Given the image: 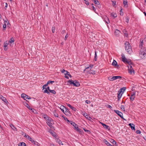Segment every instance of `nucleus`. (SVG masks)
<instances>
[{
    "instance_id": "obj_1",
    "label": "nucleus",
    "mask_w": 146,
    "mask_h": 146,
    "mask_svg": "<svg viewBox=\"0 0 146 146\" xmlns=\"http://www.w3.org/2000/svg\"><path fill=\"white\" fill-rule=\"evenodd\" d=\"M93 65L91 64H90L89 66L86 67L84 71L86 72L88 74H92L93 75L95 74H96V71H93L91 70V69L93 67Z\"/></svg>"
},
{
    "instance_id": "obj_2",
    "label": "nucleus",
    "mask_w": 146,
    "mask_h": 146,
    "mask_svg": "<svg viewBox=\"0 0 146 146\" xmlns=\"http://www.w3.org/2000/svg\"><path fill=\"white\" fill-rule=\"evenodd\" d=\"M125 49L127 51V53L129 54L131 53L132 51L131 47V46L129 42L126 41L125 43Z\"/></svg>"
},
{
    "instance_id": "obj_3",
    "label": "nucleus",
    "mask_w": 146,
    "mask_h": 146,
    "mask_svg": "<svg viewBox=\"0 0 146 146\" xmlns=\"http://www.w3.org/2000/svg\"><path fill=\"white\" fill-rule=\"evenodd\" d=\"M67 82L69 83L70 85L73 84V85L75 86L78 87L80 86L79 82L76 80L73 81L72 80H70L68 81Z\"/></svg>"
},
{
    "instance_id": "obj_4",
    "label": "nucleus",
    "mask_w": 146,
    "mask_h": 146,
    "mask_svg": "<svg viewBox=\"0 0 146 146\" xmlns=\"http://www.w3.org/2000/svg\"><path fill=\"white\" fill-rule=\"evenodd\" d=\"M139 56L142 58H146V50L144 49L141 48L140 50Z\"/></svg>"
},
{
    "instance_id": "obj_5",
    "label": "nucleus",
    "mask_w": 146,
    "mask_h": 146,
    "mask_svg": "<svg viewBox=\"0 0 146 146\" xmlns=\"http://www.w3.org/2000/svg\"><path fill=\"white\" fill-rule=\"evenodd\" d=\"M121 56L122 57V61L124 63H126L127 64H131L132 62L131 61L130 59H127L125 57L124 55L123 54H121Z\"/></svg>"
},
{
    "instance_id": "obj_6",
    "label": "nucleus",
    "mask_w": 146,
    "mask_h": 146,
    "mask_svg": "<svg viewBox=\"0 0 146 146\" xmlns=\"http://www.w3.org/2000/svg\"><path fill=\"white\" fill-rule=\"evenodd\" d=\"M122 77L120 76H113L112 77L110 76L108 78V79L110 80L113 81L114 80L117 79H121Z\"/></svg>"
},
{
    "instance_id": "obj_7",
    "label": "nucleus",
    "mask_w": 146,
    "mask_h": 146,
    "mask_svg": "<svg viewBox=\"0 0 146 146\" xmlns=\"http://www.w3.org/2000/svg\"><path fill=\"white\" fill-rule=\"evenodd\" d=\"M132 64V63L131 64H129L128 66L129 72L131 74H132L133 72H134V70H133L132 66L131 65V64Z\"/></svg>"
},
{
    "instance_id": "obj_8",
    "label": "nucleus",
    "mask_w": 146,
    "mask_h": 146,
    "mask_svg": "<svg viewBox=\"0 0 146 146\" xmlns=\"http://www.w3.org/2000/svg\"><path fill=\"white\" fill-rule=\"evenodd\" d=\"M114 112L118 115L121 118L124 119L123 116V114L122 112L118 110H115Z\"/></svg>"
},
{
    "instance_id": "obj_9",
    "label": "nucleus",
    "mask_w": 146,
    "mask_h": 146,
    "mask_svg": "<svg viewBox=\"0 0 146 146\" xmlns=\"http://www.w3.org/2000/svg\"><path fill=\"white\" fill-rule=\"evenodd\" d=\"M0 98L4 102L5 104H8L9 102L7 100V99H6L3 96L1 95H0Z\"/></svg>"
},
{
    "instance_id": "obj_10",
    "label": "nucleus",
    "mask_w": 146,
    "mask_h": 146,
    "mask_svg": "<svg viewBox=\"0 0 146 146\" xmlns=\"http://www.w3.org/2000/svg\"><path fill=\"white\" fill-rule=\"evenodd\" d=\"M21 97L22 98H23L25 100V99H31L30 96L25 94H22L21 95Z\"/></svg>"
},
{
    "instance_id": "obj_11",
    "label": "nucleus",
    "mask_w": 146,
    "mask_h": 146,
    "mask_svg": "<svg viewBox=\"0 0 146 146\" xmlns=\"http://www.w3.org/2000/svg\"><path fill=\"white\" fill-rule=\"evenodd\" d=\"M65 110V111H64V113L66 115H69L70 114V113L68 108L66 107Z\"/></svg>"
},
{
    "instance_id": "obj_12",
    "label": "nucleus",
    "mask_w": 146,
    "mask_h": 146,
    "mask_svg": "<svg viewBox=\"0 0 146 146\" xmlns=\"http://www.w3.org/2000/svg\"><path fill=\"white\" fill-rule=\"evenodd\" d=\"M112 65L113 66H114L115 68H118L119 67V65L117 64V63L116 61L114 60H113V62L112 63Z\"/></svg>"
},
{
    "instance_id": "obj_13",
    "label": "nucleus",
    "mask_w": 146,
    "mask_h": 146,
    "mask_svg": "<svg viewBox=\"0 0 146 146\" xmlns=\"http://www.w3.org/2000/svg\"><path fill=\"white\" fill-rule=\"evenodd\" d=\"M24 136L25 138H26L27 139H29V140L31 142L32 141V140H33V139L32 138H31L28 135H27L26 134H25Z\"/></svg>"
},
{
    "instance_id": "obj_14",
    "label": "nucleus",
    "mask_w": 146,
    "mask_h": 146,
    "mask_svg": "<svg viewBox=\"0 0 146 146\" xmlns=\"http://www.w3.org/2000/svg\"><path fill=\"white\" fill-rule=\"evenodd\" d=\"M101 124L104 128L108 129V130H110V127L109 126L102 123H101Z\"/></svg>"
},
{
    "instance_id": "obj_15",
    "label": "nucleus",
    "mask_w": 146,
    "mask_h": 146,
    "mask_svg": "<svg viewBox=\"0 0 146 146\" xmlns=\"http://www.w3.org/2000/svg\"><path fill=\"white\" fill-rule=\"evenodd\" d=\"M135 98V94L134 93H133L131 94L130 98L131 101H133L134 100Z\"/></svg>"
},
{
    "instance_id": "obj_16",
    "label": "nucleus",
    "mask_w": 146,
    "mask_h": 146,
    "mask_svg": "<svg viewBox=\"0 0 146 146\" xmlns=\"http://www.w3.org/2000/svg\"><path fill=\"white\" fill-rule=\"evenodd\" d=\"M104 141L108 146H114L113 145H111L108 141L105 139L104 140Z\"/></svg>"
},
{
    "instance_id": "obj_17",
    "label": "nucleus",
    "mask_w": 146,
    "mask_h": 146,
    "mask_svg": "<svg viewBox=\"0 0 146 146\" xmlns=\"http://www.w3.org/2000/svg\"><path fill=\"white\" fill-rule=\"evenodd\" d=\"M123 93L121 92L118 91V92L117 93V95H118V100H119V99L121 98L122 95Z\"/></svg>"
},
{
    "instance_id": "obj_18",
    "label": "nucleus",
    "mask_w": 146,
    "mask_h": 146,
    "mask_svg": "<svg viewBox=\"0 0 146 146\" xmlns=\"http://www.w3.org/2000/svg\"><path fill=\"white\" fill-rule=\"evenodd\" d=\"M67 106L70 108L73 111H76V108L72 106L70 104H67Z\"/></svg>"
},
{
    "instance_id": "obj_19",
    "label": "nucleus",
    "mask_w": 146,
    "mask_h": 146,
    "mask_svg": "<svg viewBox=\"0 0 146 146\" xmlns=\"http://www.w3.org/2000/svg\"><path fill=\"white\" fill-rule=\"evenodd\" d=\"M129 125L130 126L132 130H135V125L133 124L130 123L129 124Z\"/></svg>"
},
{
    "instance_id": "obj_20",
    "label": "nucleus",
    "mask_w": 146,
    "mask_h": 146,
    "mask_svg": "<svg viewBox=\"0 0 146 146\" xmlns=\"http://www.w3.org/2000/svg\"><path fill=\"white\" fill-rule=\"evenodd\" d=\"M69 123L72 125L75 128V127H76V126H78L74 122H73L72 121H69Z\"/></svg>"
},
{
    "instance_id": "obj_21",
    "label": "nucleus",
    "mask_w": 146,
    "mask_h": 146,
    "mask_svg": "<svg viewBox=\"0 0 146 146\" xmlns=\"http://www.w3.org/2000/svg\"><path fill=\"white\" fill-rule=\"evenodd\" d=\"M83 115L88 120H90L91 118L90 116H89L88 115H87L86 113H84L83 114Z\"/></svg>"
},
{
    "instance_id": "obj_22",
    "label": "nucleus",
    "mask_w": 146,
    "mask_h": 146,
    "mask_svg": "<svg viewBox=\"0 0 146 146\" xmlns=\"http://www.w3.org/2000/svg\"><path fill=\"white\" fill-rule=\"evenodd\" d=\"M31 143L37 146H39L40 144L38 143L37 142L34 141V140L33 139V140H32V141L31 142Z\"/></svg>"
},
{
    "instance_id": "obj_23",
    "label": "nucleus",
    "mask_w": 146,
    "mask_h": 146,
    "mask_svg": "<svg viewBox=\"0 0 146 146\" xmlns=\"http://www.w3.org/2000/svg\"><path fill=\"white\" fill-rule=\"evenodd\" d=\"M25 106L27 107L29 110H34V109L33 108H31L30 106L29 105V104L27 103H25Z\"/></svg>"
},
{
    "instance_id": "obj_24",
    "label": "nucleus",
    "mask_w": 146,
    "mask_h": 146,
    "mask_svg": "<svg viewBox=\"0 0 146 146\" xmlns=\"http://www.w3.org/2000/svg\"><path fill=\"white\" fill-rule=\"evenodd\" d=\"M111 16L113 17L114 18H115L117 17V15L116 13L113 12L111 13Z\"/></svg>"
},
{
    "instance_id": "obj_25",
    "label": "nucleus",
    "mask_w": 146,
    "mask_h": 146,
    "mask_svg": "<svg viewBox=\"0 0 146 146\" xmlns=\"http://www.w3.org/2000/svg\"><path fill=\"white\" fill-rule=\"evenodd\" d=\"M126 88L125 87H123L121 89H120L119 90V91L123 93L124 92V91L125 90Z\"/></svg>"
},
{
    "instance_id": "obj_26",
    "label": "nucleus",
    "mask_w": 146,
    "mask_h": 146,
    "mask_svg": "<svg viewBox=\"0 0 146 146\" xmlns=\"http://www.w3.org/2000/svg\"><path fill=\"white\" fill-rule=\"evenodd\" d=\"M119 33L120 31L119 30L117 29H116L115 32V35L116 36H117L119 34Z\"/></svg>"
},
{
    "instance_id": "obj_27",
    "label": "nucleus",
    "mask_w": 146,
    "mask_h": 146,
    "mask_svg": "<svg viewBox=\"0 0 146 146\" xmlns=\"http://www.w3.org/2000/svg\"><path fill=\"white\" fill-rule=\"evenodd\" d=\"M3 31H5L6 30V24L5 23V24L3 25Z\"/></svg>"
},
{
    "instance_id": "obj_28",
    "label": "nucleus",
    "mask_w": 146,
    "mask_h": 146,
    "mask_svg": "<svg viewBox=\"0 0 146 146\" xmlns=\"http://www.w3.org/2000/svg\"><path fill=\"white\" fill-rule=\"evenodd\" d=\"M47 124L49 126V127L51 128L53 127L52 125V123L51 122H46Z\"/></svg>"
},
{
    "instance_id": "obj_29",
    "label": "nucleus",
    "mask_w": 146,
    "mask_h": 146,
    "mask_svg": "<svg viewBox=\"0 0 146 146\" xmlns=\"http://www.w3.org/2000/svg\"><path fill=\"white\" fill-rule=\"evenodd\" d=\"M65 107L63 106H61L60 107V109L62 111L63 113H64V108L65 109Z\"/></svg>"
},
{
    "instance_id": "obj_30",
    "label": "nucleus",
    "mask_w": 146,
    "mask_h": 146,
    "mask_svg": "<svg viewBox=\"0 0 146 146\" xmlns=\"http://www.w3.org/2000/svg\"><path fill=\"white\" fill-rule=\"evenodd\" d=\"M75 129H76V130L77 131L79 132V133H81V129L78 128V126H76V127H75Z\"/></svg>"
},
{
    "instance_id": "obj_31",
    "label": "nucleus",
    "mask_w": 146,
    "mask_h": 146,
    "mask_svg": "<svg viewBox=\"0 0 146 146\" xmlns=\"http://www.w3.org/2000/svg\"><path fill=\"white\" fill-rule=\"evenodd\" d=\"M123 32L124 33V36L127 37L128 36V34L127 33H126V30L125 29H124L123 31Z\"/></svg>"
},
{
    "instance_id": "obj_32",
    "label": "nucleus",
    "mask_w": 146,
    "mask_h": 146,
    "mask_svg": "<svg viewBox=\"0 0 146 146\" xmlns=\"http://www.w3.org/2000/svg\"><path fill=\"white\" fill-rule=\"evenodd\" d=\"M26 145L25 143L24 142H22L20 143L18 145V146H25Z\"/></svg>"
},
{
    "instance_id": "obj_33",
    "label": "nucleus",
    "mask_w": 146,
    "mask_h": 146,
    "mask_svg": "<svg viewBox=\"0 0 146 146\" xmlns=\"http://www.w3.org/2000/svg\"><path fill=\"white\" fill-rule=\"evenodd\" d=\"M10 126L11 127L12 129H13L14 130H15V129H16V128L15 127L14 125L12 124H10Z\"/></svg>"
},
{
    "instance_id": "obj_34",
    "label": "nucleus",
    "mask_w": 146,
    "mask_h": 146,
    "mask_svg": "<svg viewBox=\"0 0 146 146\" xmlns=\"http://www.w3.org/2000/svg\"><path fill=\"white\" fill-rule=\"evenodd\" d=\"M46 121L47 122H51L52 121V119L51 118L48 117V118L47 119Z\"/></svg>"
},
{
    "instance_id": "obj_35",
    "label": "nucleus",
    "mask_w": 146,
    "mask_h": 146,
    "mask_svg": "<svg viewBox=\"0 0 146 146\" xmlns=\"http://www.w3.org/2000/svg\"><path fill=\"white\" fill-rule=\"evenodd\" d=\"M65 75H67L69 76L70 78L72 77V76L70 74V73L68 72V71H66V73H64Z\"/></svg>"
},
{
    "instance_id": "obj_36",
    "label": "nucleus",
    "mask_w": 146,
    "mask_h": 146,
    "mask_svg": "<svg viewBox=\"0 0 146 146\" xmlns=\"http://www.w3.org/2000/svg\"><path fill=\"white\" fill-rule=\"evenodd\" d=\"M123 4L124 5V6L127 5V0H123Z\"/></svg>"
},
{
    "instance_id": "obj_37",
    "label": "nucleus",
    "mask_w": 146,
    "mask_h": 146,
    "mask_svg": "<svg viewBox=\"0 0 146 146\" xmlns=\"http://www.w3.org/2000/svg\"><path fill=\"white\" fill-rule=\"evenodd\" d=\"M57 142H58L60 145H63L62 141L60 139H57Z\"/></svg>"
},
{
    "instance_id": "obj_38",
    "label": "nucleus",
    "mask_w": 146,
    "mask_h": 146,
    "mask_svg": "<svg viewBox=\"0 0 146 146\" xmlns=\"http://www.w3.org/2000/svg\"><path fill=\"white\" fill-rule=\"evenodd\" d=\"M49 92L54 94H55L56 93V91L54 90H50Z\"/></svg>"
},
{
    "instance_id": "obj_39",
    "label": "nucleus",
    "mask_w": 146,
    "mask_h": 146,
    "mask_svg": "<svg viewBox=\"0 0 146 146\" xmlns=\"http://www.w3.org/2000/svg\"><path fill=\"white\" fill-rule=\"evenodd\" d=\"M45 119H47L48 117V116L46 115H44L42 116Z\"/></svg>"
},
{
    "instance_id": "obj_40",
    "label": "nucleus",
    "mask_w": 146,
    "mask_h": 146,
    "mask_svg": "<svg viewBox=\"0 0 146 146\" xmlns=\"http://www.w3.org/2000/svg\"><path fill=\"white\" fill-rule=\"evenodd\" d=\"M111 143H112L113 145L115 144H116V142L113 139H111Z\"/></svg>"
},
{
    "instance_id": "obj_41",
    "label": "nucleus",
    "mask_w": 146,
    "mask_h": 146,
    "mask_svg": "<svg viewBox=\"0 0 146 146\" xmlns=\"http://www.w3.org/2000/svg\"><path fill=\"white\" fill-rule=\"evenodd\" d=\"M97 54L96 51H95V56L94 58V60L95 61H96L97 60Z\"/></svg>"
},
{
    "instance_id": "obj_42",
    "label": "nucleus",
    "mask_w": 146,
    "mask_h": 146,
    "mask_svg": "<svg viewBox=\"0 0 146 146\" xmlns=\"http://www.w3.org/2000/svg\"><path fill=\"white\" fill-rule=\"evenodd\" d=\"M120 108L123 110L125 111V108L124 106L123 105H121L120 107Z\"/></svg>"
},
{
    "instance_id": "obj_43",
    "label": "nucleus",
    "mask_w": 146,
    "mask_h": 146,
    "mask_svg": "<svg viewBox=\"0 0 146 146\" xmlns=\"http://www.w3.org/2000/svg\"><path fill=\"white\" fill-rule=\"evenodd\" d=\"M45 90H44V93H46L48 94H50V92L48 91V90H47V89H46V88H45Z\"/></svg>"
},
{
    "instance_id": "obj_44",
    "label": "nucleus",
    "mask_w": 146,
    "mask_h": 146,
    "mask_svg": "<svg viewBox=\"0 0 146 146\" xmlns=\"http://www.w3.org/2000/svg\"><path fill=\"white\" fill-rule=\"evenodd\" d=\"M54 115L56 117H58V115L56 112H54Z\"/></svg>"
},
{
    "instance_id": "obj_45",
    "label": "nucleus",
    "mask_w": 146,
    "mask_h": 146,
    "mask_svg": "<svg viewBox=\"0 0 146 146\" xmlns=\"http://www.w3.org/2000/svg\"><path fill=\"white\" fill-rule=\"evenodd\" d=\"M54 81H48L47 82V84H49L50 83L52 84V83H54Z\"/></svg>"
},
{
    "instance_id": "obj_46",
    "label": "nucleus",
    "mask_w": 146,
    "mask_h": 146,
    "mask_svg": "<svg viewBox=\"0 0 146 146\" xmlns=\"http://www.w3.org/2000/svg\"><path fill=\"white\" fill-rule=\"evenodd\" d=\"M14 39L13 38H11V39L9 40V42L11 43L14 42Z\"/></svg>"
},
{
    "instance_id": "obj_47",
    "label": "nucleus",
    "mask_w": 146,
    "mask_h": 146,
    "mask_svg": "<svg viewBox=\"0 0 146 146\" xmlns=\"http://www.w3.org/2000/svg\"><path fill=\"white\" fill-rule=\"evenodd\" d=\"M63 117L64 118V119L65 121H68V122H69V121H69V120H68L67 117H63Z\"/></svg>"
},
{
    "instance_id": "obj_48",
    "label": "nucleus",
    "mask_w": 146,
    "mask_h": 146,
    "mask_svg": "<svg viewBox=\"0 0 146 146\" xmlns=\"http://www.w3.org/2000/svg\"><path fill=\"white\" fill-rule=\"evenodd\" d=\"M85 1V4L87 5H89V3L88 0H85L84 1Z\"/></svg>"
},
{
    "instance_id": "obj_49",
    "label": "nucleus",
    "mask_w": 146,
    "mask_h": 146,
    "mask_svg": "<svg viewBox=\"0 0 146 146\" xmlns=\"http://www.w3.org/2000/svg\"><path fill=\"white\" fill-rule=\"evenodd\" d=\"M7 41H6V42H4V47H7L8 44L7 43Z\"/></svg>"
},
{
    "instance_id": "obj_50",
    "label": "nucleus",
    "mask_w": 146,
    "mask_h": 146,
    "mask_svg": "<svg viewBox=\"0 0 146 146\" xmlns=\"http://www.w3.org/2000/svg\"><path fill=\"white\" fill-rule=\"evenodd\" d=\"M52 32L53 33H54L55 31V27H52Z\"/></svg>"
},
{
    "instance_id": "obj_51",
    "label": "nucleus",
    "mask_w": 146,
    "mask_h": 146,
    "mask_svg": "<svg viewBox=\"0 0 146 146\" xmlns=\"http://www.w3.org/2000/svg\"><path fill=\"white\" fill-rule=\"evenodd\" d=\"M48 84H47V83L45 84L44 85H43V86H42V88H43L44 89H45V88H45L47 86H48Z\"/></svg>"
},
{
    "instance_id": "obj_52",
    "label": "nucleus",
    "mask_w": 146,
    "mask_h": 146,
    "mask_svg": "<svg viewBox=\"0 0 146 146\" xmlns=\"http://www.w3.org/2000/svg\"><path fill=\"white\" fill-rule=\"evenodd\" d=\"M51 133L52 134V135L54 136V137L56 136L55 133V132H51Z\"/></svg>"
},
{
    "instance_id": "obj_53",
    "label": "nucleus",
    "mask_w": 146,
    "mask_h": 146,
    "mask_svg": "<svg viewBox=\"0 0 146 146\" xmlns=\"http://www.w3.org/2000/svg\"><path fill=\"white\" fill-rule=\"evenodd\" d=\"M85 102L86 103L88 104H90V101L88 100H86L85 101Z\"/></svg>"
},
{
    "instance_id": "obj_54",
    "label": "nucleus",
    "mask_w": 146,
    "mask_h": 146,
    "mask_svg": "<svg viewBox=\"0 0 146 146\" xmlns=\"http://www.w3.org/2000/svg\"><path fill=\"white\" fill-rule=\"evenodd\" d=\"M141 132L139 130H137L136 131V133L137 134H140Z\"/></svg>"
},
{
    "instance_id": "obj_55",
    "label": "nucleus",
    "mask_w": 146,
    "mask_h": 146,
    "mask_svg": "<svg viewBox=\"0 0 146 146\" xmlns=\"http://www.w3.org/2000/svg\"><path fill=\"white\" fill-rule=\"evenodd\" d=\"M68 37V35L67 34L65 36L64 39L65 40H66L67 38Z\"/></svg>"
},
{
    "instance_id": "obj_56",
    "label": "nucleus",
    "mask_w": 146,
    "mask_h": 146,
    "mask_svg": "<svg viewBox=\"0 0 146 146\" xmlns=\"http://www.w3.org/2000/svg\"><path fill=\"white\" fill-rule=\"evenodd\" d=\"M94 3L95 4H97L99 2L98 1V0H95V1H94Z\"/></svg>"
},
{
    "instance_id": "obj_57",
    "label": "nucleus",
    "mask_w": 146,
    "mask_h": 146,
    "mask_svg": "<svg viewBox=\"0 0 146 146\" xmlns=\"http://www.w3.org/2000/svg\"><path fill=\"white\" fill-rule=\"evenodd\" d=\"M5 4H6V5L5 6L4 8L5 9H6L8 5H7V3H6Z\"/></svg>"
},
{
    "instance_id": "obj_58",
    "label": "nucleus",
    "mask_w": 146,
    "mask_h": 146,
    "mask_svg": "<svg viewBox=\"0 0 146 146\" xmlns=\"http://www.w3.org/2000/svg\"><path fill=\"white\" fill-rule=\"evenodd\" d=\"M66 71H67L63 69L62 70H61V72L62 73H64L65 72V73H66Z\"/></svg>"
},
{
    "instance_id": "obj_59",
    "label": "nucleus",
    "mask_w": 146,
    "mask_h": 146,
    "mask_svg": "<svg viewBox=\"0 0 146 146\" xmlns=\"http://www.w3.org/2000/svg\"><path fill=\"white\" fill-rule=\"evenodd\" d=\"M126 22L127 23H128L129 21V19L128 18H127V17H126Z\"/></svg>"
},
{
    "instance_id": "obj_60",
    "label": "nucleus",
    "mask_w": 146,
    "mask_h": 146,
    "mask_svg": "<svg viewBox=\"0 0 146 146\" xmlns=\"http://www.w3.org/2000/svg\"><path fill=\"white\" fill-rule=\"evenodd\" d=\"M143 44V41H142V42H141V44L139 45L140 47H141H141L142 46Z\"/></svg>"
},
{
    "instance_id": "obj_61",
    "label": "nucleus",
    "mask_w": 146,
    "mask_h": 146,
    "mask_svg": "<svg viewBox=\"0 0 146 146\" xmlns=\"http://www.w3.org/2000/svg\"><path fill=\"white\" fill-rule=\"evenodd\" d=\"M4 21V22L6 24V23H9V22L8 21V20H6L5 21ZM7 24H8V23H7Z\"/></svg>"
},
{
    "instance_id": "obj_62",
    "label": "nucleus",
    "mask_w": 146,
    "mask_h": 146,
    "mask_svg": "<svg viewBox=\"0 0 146 146\" xmlns=\"http://www.w3.org/2000/svg\"><path fill=\"white\" fill-rule=\"evenodd\" d=\"M46 89H47V90H48L49 91V92L51 90H50L49 87H47V88H46Z\"/></svg>"
},
{
    "instance_id": "obj_63",
    "label": "nucleus",
    "mask_w": 146,
    "mask_h": 146,
    "mask_svg": "<svg viewBox=\"0 0 146 146\" xmlns=\"http://www.w3.org/2000/svg\"><path fill=\"white\" fill-rule=\"evenodd\" d=\"M107 107L108 108H112V107L110 105H108Z\"/></svg>"
},
{
    "instance_id": "obj_64",
    "label": "nucleus",
    "mask_w": 146,
    "mask_h": 146,
    "mask_svg": "<svg viewBox=\"0 0 146 146\" xmlns=\"http://www.w3.org/2000/svg\"><path fill=\"white\" fill-rule=\"evenodd\" d=\"M120 15L121 16H123V12H120Z\"/></svg>"
}]
</instances>
